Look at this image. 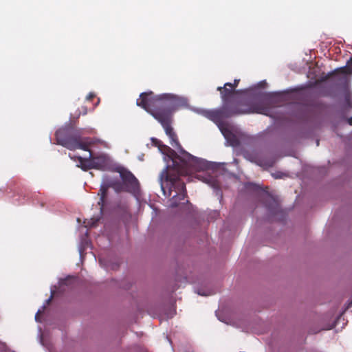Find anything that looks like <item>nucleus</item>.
Masks as SVG:
<instances>
[{"label":"nucleus","instance_id":"obj_1","mask_svg":"<svg viewBox=\"0 0 352 352\" xmlns=\"http://www.w3.org/2000/svg\"><path fill=\"white\" fill-rule=\"evenodd\" d=\"M179 98L171 94L154 95L153 92H144L140 95L136 104L149 113L163 126L166 134L170 140V144L179 150L177 154L170 147L162 144L156 138H152L153 144L164 152L168 151L172 155V166H167L160 174L159 181L164 196L171 197L169 206L177 207L186 196L185 182L182 176H186L193 171L208 168L207 162L197 158L184 151L180 145L177 134L170 124L173 112L179 105Z\"/></svg>","mask_w":352,"mask_h":352},{"label":"nucleus","instance_id":"obj_2","mask_svg":"<svg viewBox=\"0 0 352 352\" xmlns=\"http://www.w3.org/2000/svg\"><path fill=\"white\" fill-rule=\"evenodd\" d=\"M222 102L221 107L225 118L249 113L270 116L271 108L276 105L272 94L265 95L261 102L254 103L250 107L232 100L222 101Z\"/></svg>","mask_w":352,"mask_h":352},{"label":"nucleus","instance_id":"obj_3","mask_svg":"<svg viewBox=\"0 0 352 352\" xmlns=\"http://www.w3.org/2000/svg\"><path fill=\"white\" fill-rule=\"evenodd\" d=\"M58 144L69 149H82L89 151V146L91 144L89 138H81L78 133L72 135L69 128H63L56 131L55 133Z\"/></svg>","mask_w":352,"mask_h":352},{"label":"nucleus","instance_id":"obj_4","mask_svg":"<svg viewBox=\"0 0 352 352\" xmlns=\"http://www.w3.org/2000/svg\"><path fill=\"white\" fill-rule=\"evenodd\" d=\"M119 173L123 185L125 188V192L135 193L139 190V182L131 172L122 168L119 171Z\"/></svg>","mask_w":352,"mask_h":352},{"label":"nucleus","instance_id":"obj_5","mask_svg":"<svg viewBox=\"0 0 352 352\" xmlns=\"http://www.w3.org/2000/svg\"><path fill=\"white\" fill-rule=\"evenodd\" d=\"M116 179L109 177H105L102 179L100 188L98 192V195L100 197L98 204L100 206V214H102L104 207L105 206V199L107 197L108 189L113 187V185Z\"/></svg>","mask_w":352,"mask_h":352},{"label":"nucleus","instance_id":"obj_6","mask_svg":"<svg viewBox=\"0 0 352 352\" xmlns=\"http://www.w3.org/2000/svg\"><path fill=\"white\" fill-rule=\"evenodd\" d=\"M91 160L94 169L104 170L110 164L109 156L104 153L97 155L91 153Z\"/></svg>","mask_w":352,"mask_h":352},{"label":"nucleus","instance_id":"obj_7","mask_svg":"<svg viewBox=\"0 0 352 352\" xmlns=\"http://www.w3.org/2000/svg\"><path fill=\"white\" fill-rule=\"evenodd\" d=\"M265 205L268 210L272 213L276 214L280 210L279 203L277 199L272 196H267L265 199Z\"/></svg>","mask_w":352,"mask_h":352},{"label":"nucleus","instance_id":"obj_8","mask_svg":"<svg viewBox=\"0 0 352 352\" xmlns=\"http://www.w3.org/2000/svg\"><path fill=\"white\" fill-rule=\"evenodd\" d=\"M217 90L220 92L222 101L230 100V98L235 93V89L232 87L226 86V83L223 87H218Z\"/></svg>","mask_w":352,"mask_h":352},{"label":"nucleus","instance_id":"obj_9","mask_svg":"<svg viewBox=\"0 0 352 352\" xmlns=\"http://www.w3.org/2000/svg\"><path fill=\"white\" fill-rule=\"evenodd\" d=\"M88 151L89 152V155L88 157H82L80 156L78 157V160L80 164V165L78 166L80 167L83 170H88L89 169L94 168L91 160V152L89 149Z\"/></svg>","mask_w":352,"mask_h":352},{"label":"nucleus","instance_id":"obj_10","mask_svg":"<svg viewBox=\"0 0 352 352\" xmlns=\"http://www.w3.org/2000/svg\"><path fill=\"white\" fill-rule=\"evenodd\" d=\"M223 134L229 144L233 147H237L240 145V140L237 136L230 131H223Z\"/></svg>","mask_w":352,"mask_h":352},{"label":"nucleus","instance_id":"obj_11","mask_svg":"<svg viewBox=\"0 0 352 352\" xmlns=\"http://www.w3.org/2000/svg\"><path fill=\"white\" fill-rule=\"evenodd\" d=\"M337 72L343 74H352V58L347 61L346 65L344 67L337 69L334 72L329 73L328 74V76L329 77L332 76L334 73Z\"/></svg>","mask_w":352,"mask_h":352},{"label":"nucleus","instance_id":"obj_12","mask_svg":"<svg viewBox=\"0 0 352 352\" xmlns=\"http://www.w3.org/2000/svg\"><path fill=\"white\" fill-rule=\"evenodd\" d=\"M209 117L212 120H221L225 118L221 107L209 112Z\"/></svg>","mask_w":352,"mask_h":352},{"label":"nucleus","instance_id":"obj_13","mask_svg":"<svg viewBox=\"0 0 352 352\" xmlns=\"http://www.w3.org/2000/svg\"><path fill=\"white\" fill-rule=\"evenodd\" d=\"M112 188L114 189V190L116 192H122V191H125V188L123 185V183L121 182L119 179H116L113 185V187Z\"/></svg>","mask_w":352,"mask_h":352},{"label":"nucleus","instance_id":"obj_14","mask_svg":"<svg viewBox=\"0 0 352 352\" xmlns=\"http://www.w3.org/2000/svg\"><path fill=\"white\" fill-rule=\"evenodd\" d=\"M99 220H100L99 217H96V218L93 217L91 219L90 222L89 223V224L87 226L95 227V226H96Z\"/></svg>","mask_w":352,"mask_h":352},{"label":"nucleus","instance_id":"obj_15","mask_svg":"<svg viewBox=\"0 0 352 352\" xmlns=\"http://www.w3.org/2000/svg\"><path fill=\"white\" fill-rule=\"evenodd\" d=\"M239 82H240L239 79H234L233 83L226 82V86H229V87H232V88H234L235 89L236 88V87L238 86Z\"/></svg>","mask_w":352,"mask_h":352},{"label":"nucleus","instance_id":"obj_16","mask_svg":"<svg viewBox=\"0 0 352 352\" xmlns=\"http://www.w3.org/2000/svg\"><path fill=\"white\" fill-rule=\"evenodd\" d=\"M208 182L210 183L214 188H216L217 186V181L212 178L210 179Z\"/></svg>","mask_w":352,"mask_h":352},{"label":"nucleus","instance_id":"obj_17","mask_svg":"<svg viewBox=\"0 0 352 352\" xmlns=\"http://www.w3.org/2000/svg\"><path fill=\"white\" fill-rule=\"evenodd\" d=\"M96 97V95L93 93H90L89 94V95L87 96V100H92L93 98H94Z\"/></svg>","mask_w":352,"mask_h":352},{"label":"nucleus","instance_id":"obj_18","mask_svg":"<svg viewBox=\"0 0 352 352\" xmlns=\"http://www.w3.org/2000/svg\"><path fill=\"white\" fill-rule=\"evenodd\" d=\"M41 314V310H38V311H37V313L36 314V316H35V320H36V321H39L38 318H39V315H40Z\"/></svg>","mask_w":352,"mask_h":352},{"label":"nucleus","instance_id":"obj_19","mask_svg":"<svg viewBox=\"0 0 352 352\" xmlns=\"http://www.w3.org/2000/svg\"><path fill=\"white\" fill-rule=\"evenodd\" d=\"M52 298H53V294H52V295H51L50 298H48V299L46 300V303H47V305H49V304H50V302H51V300H52Z\"/></svg>","mask_w":352,"mask_h":352},{"label":"nucleus","instance_id":"obj_20","mask_svg":"<svg viewBox=\"0 0 352 352\" xmlns=\"http://www.w3.org/2000/svg\"><path fill=\"white\" fill-rule=\"evenodd\" d=\"M348 122L350 125H352V118L349 119Z\"/></svg>","mask_w":352,"mask_h":352},{"label":"nucleus","instance_id":"obj_21","mask_svg":"<svg viewBox=\"0 0 352 352\" xmlns=\"http://www.w3.org/2000/svg\"><path fill=\"white\" fill-rule=\"evenodd\" d=\"M82 108L84 109L83 114H86L87 113V108L84 107H82Z\"/></svg>","mask_w":352,"mask_h":352},{"label":"nucleus","instance_id":"obj_22","mask_svg":"<svg viewBox=\"0 0 352 352\" xmlns=\"http://www.w3.org/2000/svg\"><path fill=\"white\" fill-rule=\"evenodd\" d=\"M67 281H68V280H67V279L64 280L63 281V284H65V285H66V284H67Z\"/></svg>","mask_w":352,"mask_h":352},{"label":"nucleus","instance_id":"obj_23","mask_svg":"<svg viewBox=\"0 0 352 352\" xmlns=\"http://www.w3.org/2000/svg\"><path fill=\"white\" fill-rule=\"evenodd\" d=\"M274 176L275 178H280V175H274Z\"/></svg>","mask_w":352,"mask_h":352},{"label":"nucleus","instance_id":"obj_24","mask_svg":"<svg viewBox=\"0 0 352 352\" xmlns=\"http://www.w3.org/2000/svg\"><path fill=\"white\" fill-rule=\"evenodd\" d=\"M316 144H317V146H318V145H319V140H317V142H316Z\"/></svg>","mask_w":352,"mask_h":352}]
</instances>
